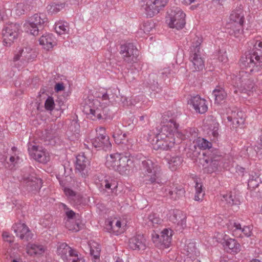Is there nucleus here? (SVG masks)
Returning <instances> with one entry per match:
<instances>
[{"mask_svg": "<svg viewBox=\"0 0 262 262\" xmlns=\"http://www.w3.org/2000/svg\"><path fill=\"white\" fill-rule=\"evenodd\" d=\"M169 220L178 225L185 226L186 223V216L180 211H171L168 214Z\"/></svg>", "mask_w": 262, "mask_h": 262, "instance_id": "6ab92c4d", "label": "nucleus"}, {"mask_svg": "<svg viewBox=\"0 0 262 262\" xmlns=\"http://www.w3.org/2000/svg\"><path fill=\"white\" fill-rule=\"evenodd\" d=\"M222 201L225 202L228 206L234 204V196L231 192L226 193L223 195Z\"/></svg>", "mask_w": 262, "mask_h": 262, "instance_id": "473e14b6", "label": "nucleus"}, {"mask_svg": "<svg viewBox=\"0 0 262 262\" xmlns=\"http://www.w3.org/2000/svg\"><path fill=\"white\" fill-rule=\"evenodd\" d=\"M116 262H123V261L121 259H118L116 261Z\"/></svg>", "mask_w": 262, "mask_h": 262, "instance_id": "13d9d810", "label": "nucleus"}, {"mask_svg": "<svg viewBox=\"0 0 262 262\" xmlns=\"http://www.w3.org/2000/svg\"><path fill=\"white\" fill-rule=\"evenodd\" d=\"M109 97L107 94H104L102 97L93 100L92 106L86 113L91 116L93 119H101L104 115V109L108 104Z\"/></svg>", "mask_w": 262, "mask_h": 262, "instance_id": "7ed1b4c3", "label": "nucleus"}, {"mask_svg": "<svg viewBox=\"0 0 262 262\" xmlns=\"http://www.w3.org/2000/svg\"><path fill=\"white\" fill-rule=\"evenodd\" d=\"M224 250L228 253L235 255L241 250V246L237 241L233 238H229L223 243Z\"/></svg>", "mask_w": 262, "mask_h": 262, "instance_id": "2eb2a0df", "label": "nucleus"}, {"mask_svg": "<svg viewBox=\"0 0 262 262\" xmlns=\"http://www.w3.org/2000/svg\"><path fill=\"white\" fill-rule=\"evenodd\" d=\"M89 164V162L86 158L83 155H78L77 157L76 168L80 171L83 170L87 165Z\"/></svg>", "mask_w": 262, "mask_h": 262, "instance_id": "393cba45", "label": "nucleus"}, {"mask_svg": "<svg viewBox=\"0 0 262 262\" xmlns=\"http://www.w3.org/2000/svg\"><path fill=\"white\" fill-rule=\"evenodd\" d=\"M13 228L16 236L21 239L28 241L32 236L31 230L25 223H16L13 226Z\"/></svg>", "mask_w": 262, "mask_h": 262, "instance_id": "f8f14e48", "label": "nucleus"}, {"mask_svg": "<svg viewBox=\"0 0 262 262\" xmlns=\"http://www.w3.org/2000/svg\"><path fill=\"white\" fill-rule=\"evenodd\" d=\"M194 68L196 70H202L204 67V61L202 56L200 48L196 47L190 57Z\"/></svg>", "mask_w": 262, "mask_h": 262, "instance_id": "aec40b11", "label": "nucleus"}, {"mask_svg": "<svg viewBox=\"0 0 262 262\" xmlns=\"http://www.w3.org/2000/svg\"><path fill=\"white\" fill-rule=\"evenodd\" d=\"M64 192L67 196L70 198H72L75 195V192L69 188H65Z\"/></svg>", "mask_w": 262, "mask_h": 262, "instance_id": "37998d69", "label": "nucleus"}, {"mask_svg": "<svg viewBox=\"0 0 262 262\" xmlns=\"http://www.w3.org/2000/svg\"><path fill=\"white\" fill-rule=\"evenodd\" d=\"M96 136L95 138H101L105 141H107L109 137L106 135L105 128L102 126L98 127L96 128Z\"/></svg>", "mask_w": 262, "mask_h": 262, "instance_id": "c756f323", "label": "nucleus"}, {"mask_svg": "<svg viewBox=\"0 0 262 262\" xmlns=\"http://www.w3.org/2000/svg\"><path fill=\"white\" fill-rule=\"evenodd\" d=\"M121 53L129 61H135L139 55L137 49L132 45L122 47Z\"/></svg>", "mask_w": 262, "mask_h": 262, "instance_id": "f3484780", "label": "nucleus"}, {"mask_svg": "<svg viewBox=\"0 0 262 262\" xmlns=\"http://www.w3.org/2000/svg\"><path fill=\"white\" fill-rule=\"evenodd\" d=\"M246 120L245 114L242 112H239L236 114V116L234 119V123L237 126L243 125Z\"/></svg>", "mask_w": 262, "mask_h": 262, "instance_id": "7c9ffc66", "label": "nucleus"}, {"mask_svg": "<svg viewBox=\"0 0 262 262\" xmlns=\"http://www.w3.org/2000/svg\"><path fill=\"white\" fill-rule=\"evenodd\" d=\"M19 35L18 27L16 25L7 26L3 32V43L6 47H10L18 38Z\"/></svg>", "mask_w": 262, "mask_h": 262, "instance_id": "423d86ee", "label": "nucleus"}, {"mask_svg": "<svg viewBox=\"0 0 262 262\" xmlns=\"http://www.w3.org/2000/svg\"><path fill=\"white\" fill-rule=\"evenodd\" d=\"M66 4V0H57V2L55 4L56 6H57L58 8H57L58 10H59L60 9L62 8Z\"/></svg>", "mask_w": 262, "mask_h": 262, "instance_id": "c03bdc74", "label": "nucleus"}, {"mask_svg": "<svg viewBox=\"0 0 262 262\" xmlns=\"http://www.w3.org/2000/svg\"><path fill=\"white\" fill-rule=\"evenodd\" d=\"M255 50H262V41L260 40L256 41L255 44Z\"/></svg>", "mask_w": 262, "mask_h": 262, "instance_id": "49530a36", "label": "nucleus"}, {"mask_svg": "<svg viewBox=\"0 0 262 262\" xmlns=\"http://www.w3.org/2000/svg\"><path fill=\"white\" fill-rule=\"evenodd\" d=\"M129 246L133 250H143L145 245L143 237L141 235H137L130 238L129 241Z\"/></svg>", "mask_w": 262, "mask_h": 262, "instance_id": "4be33fe9", "label": "nucleus"}, {"mask_svg": "<svg viewBox=\"0 0 262 262\" xmlns=\"http://www.w3.org/2000/svg\"><path fill=\"white\" fill-rule=\"evenodd\" d=\"M213 94L215 97V101L217 103H221L226 97V93L225 91L222 89H215L213 92Z\"/></svg>", "mask_w": 262, "mask_h": 262, "instance_id": "cd10ccee", "label": "nucleus"}, {"mask_svg": "<svg viewBox=\"0 0 262 262\" xmlns=\"http://www.w3.org/2000/svg\"><path fill=\"white\" fill-rule=\"evenodd\" d=\"M111 187V184L110 183L108 180L105 181V187L107 189H110Z\"/></svg>", "mask_w": 262, "mask_h": 262, "instance_id": "603ef678", "label": "nucleus"}, {"mask_svg": "<svg viewBox=\"0 0 262 262\" xmlns=\"http://www.w3.org/2000/svg\"><path fill=\"white\" fill-rule=\"evenodd\" d=\"M195 193L194 200L195 201L201 202L203 200L205 193L202 190V185L201 183H196L195 184Z\"/></svg>", "mask_w": 262, "mask_h": 262, "instance_id": "c85d7f7f", "label": "nucleus"}, {"mask_svg": "<svg viewBox=\"0 0 262 262\" xmlns=\"http://www.w3.org/2000/svg\"><path fill=\"white\" fill-rule=\"evenodd\" d=\"M169 0H144L141 6L149 14L158 13L168 3Z\"/></svg>", "mask_w": 262, "mask_h": 262, "instance_id": "0eeeda50", "label": "nucleus"}, {"mask_svg": "<svg viewBox=\"0 0 262 262\" xmlns=\"http://www.w3.org/2000/svg\"><path fill=\"white\" fill-rule=\"evenodd\" d=\"M45 21L41 17H31V19L25 25L26 31L33 36H37L39 33V27Z\"/></svg>", "mask_w": 262, "mask_h": 262, "instance_id": "ddd939ff", "label": "nucleus"}, {"mask_svg": "<svg viewBox=\"0 0 262 262\" xmlns=\"http://www.w3.org/2000/svg\"><path fill=\"white\" fill-rule=\"evenodd\" d=\"M253 82L249 79L242 80L239 82V85H237L241 92L249 91L253 88Z\"/></svg>", "mask_w": 262, "mask_h": 262, "instance_id": "bb28decb", "label": "nucleus"}, {"mask_svg": "<svg viewBox=\"0 0 262 262\" xmlns=\"http://www.w3.org/2000/svg\"><path fill=\"white\" fill-rule=\"evenodd\" d=\"M113 137L116 144H121L125 141L126 134L123 133L120 129L116 128L113 133Z\"/></svg>", "mask_w": 262, "mask_h": 262, "instance_id": "b1692460", "label": "nucleus"}, {"mask_svg": "<svg viewBox=\"0 0 262 262\" xmlns=\"http://www.w3.org/2000/svg\"><path fill=\"white\" fill-rule=\"evenodd\" d=\"M188 103L198 113L204 114L208 110L206 101L198 96L191 97L188 101Z\"/></svg>", "mask_w": 262, "mask_h": 262, "instance_id": "9b49d317", "label": "nucleus"}, {"mask_svg": "<svg viewBox=\"0 0 262 262\" xmlns=\"http://www.w3.org/2000/svg\"><path fill=\"white\" fill-rule=\"evenodd\" d=\"M45 107L47 110L52 111L55 107V103L52 97H49L46 100Z\"/></svg>", "mask_w": 262, "mask_h": 262, "instance_id": "58836bf2", "label": "nucleus"}, {"mask_svg": "<svg viewBox=\"0 0 262 262\" xmlns=\"http://www.w3.org/2000/svg\"><path fill=\"white\" fill-rule=\"evenodd\" d=\"M196 145L201 149H205L210 147L211 144L210 142L203 138H198L196 140Z\"/></svg>", "mask_w": 262, "mask_h": 262, "instance_id": "f704fd0d", "label": "nucleus"}, {"mask_svg": "<svg viewBox=\"0 0 262 262\" xmlns=\"http://www.w3.org/2000/svg\"><path fill=\"white\" fill-rule=\"evenodd\" d=\"M30 154L34 160L43 164L51 160V154L41 147L33 146L30 149Z\"/></svg>", "mask_w": 262, "mask_h": 262, "instance_id": "9d476101", "label": "nucleus"}, {"mask_svg": "<svg viewBox=\"0 0 262 262\" xmlns=\"http://www.w3.org/2000/svg\"><path fill=\"white\" fill-rule=\"evenodd\" d=\"M130 160L127 156L116 152L106 157L105 165L108 169L113 170L121 175H127L130 171L128 164Z\"/></svg>", "mask_w": 262, "mask_h": 262, "instance_id": "f257e3e1", "label": "nucleus"}, {"mask_svg": "<svg viewBox=\"0 0 262 262\" xmlns=\"http://www.w3.org/2000/svg\"><path fill=\"white\" fill-rule=\"evenodd\" d=\"M68 26L62 23H56L55 25V30L59 34H64L68 30Z\"/></svg>", "mask_w": 262, "mask_h": 262, "instance_id": "e433bc0d", "label": "nucleus"}, {"mask_svg": "<svg viewBox=\"0 0 262 262\" xmlns=\"http://www.w3.org/2000/svg\"><path fill=\"white\" fill-rule=\"evenodd\" d=\"M25 250L27 254L31 257L41 256L46 250L44 246L34 243H28Z\"/></svg>", "mask_w": 262, "mask_h": 262, "instance_id": "a211bd4d", "label": "nucleus"}, {"mask_svg": "<svg viewBox=\"0 0 262 262\" xmlns=\"http://www.w3.org/2000/svg\"><path fill=\"white\" fill-rule=\"evenodd\" d=\"M67 228L73 232H77L80 230V226L76 222L69 220L66 223Z\"/></svg>", "mask_w": 262, "mask_h": 262, "instance_id": "c9c22d12", "label": "nucleus"}, {"mask_svg": "<svg viewBox=\"0 0 262 262\" xmlns=\"http://www.w3.org/2000/svg\"><path fill=\"white\" fill-rule=\"evenodd\" d=\"M212 126L210 127V130L212 132V135L213 137H216L218 135V129L219 124L218 123L213 121L212 123Z\"/></svg>", "mask_w": 262, "mask_h": 262, "instance_id": "ea45409f", "label": "nucleus"}, {"mask_svg": "<svg viewBox=\"0 0 262 262\" xmlns=\"http://www.w3.org/2000/svg\"><path fill=\"white\" fill-rule=\"evenodd\" d=\"M173 231L170 228H165L160 233L152 234L151 240L155 246L160 249H165L169 248L171 245Z\"/></svg>", "mask_w": 262, "mask_h": 262, "instance_id": "20e7f679", "label": "nucleus"}, {"mask_svg": "<svg viewBox=\"0 0 262 262\" xmlns=\"http://www.w3.org/2000/svg\"><path fill=\"white\" fill-rule=\"evenodd\" d=\"M166 21L170 28L177 29H182L185 25L184 17H167Z\"/></svg>", "mask_w": 262, "mask_h": 262, "instance_id": "5701e85b", "label": "nucleus"}, {"mask_svg": "<svg viewBox=\"0 0 262 262\" xmlns=\"http://www.w3.org/2000/svg\"><path fill=\"white\" fill-rule=\"evenodd\" d=\"M250 262H261V261L257 259H253V260H251Z\"/></svg>", "mask_w": 262, "mask_h": 262, "instance_id": "4d7b16f0", "label": "nucleus"}, {"mask_svg": "<svg viewBox=\"0 0 262 262\" xmlns=\"http://www.w3.org/2000/svg\"><path fill=\"white\" fill-rule=\"evenodd\" d=\"M182 163L181 160L179 157H173L169 162V168L172 170H175Z\"/></svg>", "mask_w": 262, "mask_h": 262, "instance_id": "2f4dec72", "label": "nucleus"}, {"mask_svg": "<svg viewBox=\"0 0 262 262\" xmlns=\"http://www.w3.org/2000/svg\"><path fill=\"white\" fill-rule=\"evenodd\" d=\"M4 241L11 243L14 241V237L7 232H4L2 234Z\"/></svg>", "mask_w": 262, "mask_h": 262, "instance_id": "a19ab883", "label": "nucleus"}, {"mask_svg": "<svg viewBox=\"0 0 262 262\" xmlns=\"http://www.w3.org/2000/svg\"><path fill=\"white\" fill-rule=\"evenodd\" d=\"M23 184L30 190H35L40 189L42 186V180L35 176H29L25 177Z\"/></svg>", "mask_w": 262, "mask_h": 262, "instance_id": "dca6fc26", "label": "nucleus"}, {"mask_svg": "<svg viewBox=\"0 0 262 262\" xmlns=\"http://www.w3.org/2000/svg\"><path fill=\"white\" fill-rule=\"evenodd\" d=\"M252 227L248 226H245L243 229L242 231L243 233L247 237L250 236L252 234Z\"/></svg>", "mask_w": 262, "mask_h": 262, "instance_id": "79ce46f5", "label": "nucleus"}, {"mask_svg": "<svg viewBox=\"0 0 262 262\" xmlns=\"http://www.w3.org/2000/svg\"><path fill=\"white\" fill-rule=\"evenodd\" d=\"M128 220L126 216L114 219L109 223V231L111 233L119 235L123 234L127 229Z\"/></svg>", "mask_w": 262, "mask_h": 262, "instance_id": "6e6552de", "label": "nucleus"}, {"mask_svg": "<svg viewBox=\"0 0 262 262\" xmlns=\"http://www.w3.org/2000/svg\"><path fill=\"white\" fill-rule=\"evenodd\" d=\"M66 214L69 218H72L74 216L75 213L72 210H69L67 211Z\"/></svg>", "mask_w": 262, "mask_h": 262, "instance_id": "8fccbe9b", "label": "nucleus"}, {"mask_svg": "<svg viewBox=\"0 0 262 262\" xmlns=\"http://www.w3.org/2000/svg\"><path fill=\"white\" fill-rule=\"evenodd\" d=\"M247 62L251 72L259 70L258 64L262 63V50H256L249 52L246 55Z\"/></svg>", "mask_w": 262, "mask_h": 262, "instance_id": "1a4fd4ad", "label": "nucleus"}, {"mask_svg": "<svg viewBox=\"0 0 262 262\" xmlns=\"http://www.w3.org/2000/svg\"><path fill=\"white\" fill-rule=\"evenodd\" d=\"M92 144L95 148H104L111 146L110 139H107V141H105L103 138H94L92 140Z\"/></svg>", "mask_w": 262, "mask_h": 262, "instance_id": "a878e982", "label": "nucleus"}, {"mask_svg": "<svg viewBox=\"0 0 262 262\" xmlns=\"http://www.w3.org/2000/svg\"><path fill=\"white\" fill-rule=\"evenodd\" d=\"M64 89V86L62 83H57L55 86V90L56 92H58L59 91H63Z\"/></svg>", "mask_w": 262, "mask_h": 262, "instance_id": "a18cd8bd", "label": "nucleus"}, {"mask_svg": "<svg viewBox=\"0 0 262 262\" xmlns=\"http://www.w3.org/2000/svg\"><path fill=\"white\" fill-rule=\"evenodd\" d=\"M149 221L153 226L160 225L162 223V220L155 213H151L148 216Z\"/></svg>", "mask_w": 262, "mask_h": 262, "instance_id": "4c0bfd02", "label": "nucleus"}, {"mask_svg": "<svg viewBox=\"0 0 262 262\" xmlns=\"http://www.w3.org/2000/svg\"><path fill=\"white\" fill-rule=\"evenodd\" d=\"M19 160V158L17 156H11L10 158V161L12 164H16Z\"/></svg>", "mask_w": 262, "mask_h": 262, "instance_id": "de8ad7c7", "label": "nucleus"}, {"mask_svg": "<svg viewBox=\"0 0 262 262\" xmlns=\"http://www.w3.org/2000/svg\"><path fill=\"white\" fill-rule=\"evenodd\" d=\"M233 227L235 228V229H241V225L238 223H234L233 224Z\"/></svg>", "mask_w": 262, "mask_h": 262, "instance_id": "864d4df0", "label": "nucleus"}, {"mask_svg": "<svg viewBox=\"0 0 262 262\" xmlns=\"http://www.w3.org/2000/svg\"><path fill=\"white\" fill-rule=\"evenodd\" d=\"M57 254L66 262H84L78 257L77 252L66 244H60L57 249Z\"/></svg>", "mask_w": 262, "mask_h": 262, "instance_id": "39448f33", "label": "nucleus"}, {"mask_svg": "<svg viewBox=\"0 0 262 262\" xmlns=\"http://www.w3.org/2000/svg\"><path fill=\"white\" fill-rule=\"evenodd\" d=\"M178 137H180L182 139H184L183 136L179 132H177Z\"/></svg>", "mask_w": 262, "mask_h": 262, "instance_id": "5fc2aeb1", "label": "nucleus"}, {"mask_svg": "<svg viewBox=\"0 0 262 262\" xmlns=\"http://www.w3.org/2000/svg\"><path fill=\"white\" fill-rule=\"evenodd\" d=\"M168 125L172 128L169 131L167 127L162 128V132L156 137V142L152 143L154 149L167 150L174 146V133L177 128V124L173 121H170Z\"/></svg>", "mask_w": 262, "mask_h": 262, "instance_id": "f03ea898", "label": "nucleus"}, {"mask_svg": "<svg viewBox=\"0 0 262 262\" xmlns=\"http://www.w3.org/2000/svg\"><path fill=\"white\" fill-rule=\"evenodd\" d=\"M222 61H224L225 62L227 61V57L226 56H224V57H223V59L222 60Z\"/></svg>", "mask_w": 262, "mask_h": 262, "instance_id": "6e6d98bb", "label": "nucleus"}, {"mask_svg": "<svg viewBox=\"0 0 262 262\" xmlns=\"http://www.w3.org/2000/svg\"><path fill=\"white\" fill-rule=\"evenodd\" d=\"M145 171L149 177V180L153 183L156 181L158 177V168L151 162H146L144 163Z\"/></svg>", "mask_w": 262, "mask_h": 262, "instance_id": "412c9836", "label": "nucleus"}, {"mask_svg": "<svg viewBox=\"0 0 262 262\" xmlns=\"http://www.w3.org/2000/svg\"><path fill=\"white\" fill-rule=\"evenodd\" d=\"M11 262H23L21 257L19 255L13 258Z\"/></svg>", "mask_w": 262, "mask_h": 262, "instance_id": "09e8293b", "label": "nucleus"}, {"mask_svg": "<svg viewBox=\"0 0 262 262\" xmlns=\"http://www.w3.org/2000/svg\"><path fill=\"white\" fill-rule=\"evenodd\" d=\"M38 41L42 48L47 51H51L56 45L54 38L50 33H45L41 35L39 37Z\"/></svg>", "mask_w": 262, "mask_h": 262, "instance_id": "4468645a", "label": "nucleus"}, {"mask_svg": "<svg viewBox=\"0 0 262 262\" xmlns=\"http://www.w3.org/2000/svg\"><path fill=\"white\" fill-rule=\"evenodd\" d=\"M27 50L30 51L31 49H28L27 48H26L25 49H22L21 50L20 55H24L25 56H26L27 55H26V53L27 52Z\"/></svg>", "mask_w": 262, "mask_h": 262, "instance_id": "3c124183", "label": "nucleus"}, {"mask_svg": "<svg viewBox=\"0 0 262 262\" xmlns=\"http://www.w3.org/2000/svg\"><path fill=\"white\" fill-rule=\"evenodd\" d=\"M169 16H182L185 15L182 10L178 7H172L167 11Z\"/></svg>", "mask_w": 262, "mask_h": 262, "instance_id": "72a5a7b5", "label": "nucleus"}]
</instances>
